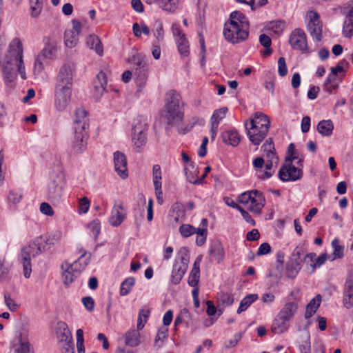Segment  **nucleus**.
<instances>
[{
  "mask_svg": "<svg viewBox=\"0 0 353 353\" xmlns=\"http://www.w3.org/2000/svg\"><path fill=\"white\" fill-rule=\"evenodd\" d=\"M73 85V71L70 65L65 64L59 70L54 86V108L63 112L68 106Z\"/></svg>",
  "mask_w": 353,
  "mask_h": 353,
  "instance_id": "nucleus-1",
  "label": "nucleus"
},
{
  "mask_svg": "<svg viewBox=\"0 0 353 353\" xmlns=\"http://www.w3.org/2000/svg\"><path fill=\"white\" fill-rule=\"evenodd\" d=\"M244 125L249 141L254 145H259L268 135L270 121L267 115L256 112Z\"/></svg>",
  "mask_w": 353,
  "mask_h": 353,
  "instance_id": "nucleus-2",
  "label": "nucleus"
},
{
  "mask_svg": "<svg viewBox=\"0 0 353 353\" xmlns=\"http://www.w3.org/2000/svg\"><path fill=\"white\" fill-rule=\"evenodd\" d=\"M181 101V96L176 91L171 90L167 93L165 110L161 114L162 122L167 125L166 130L182 121L183 112L180 108Z\"/></svg>",
  "mask_w": 353,
  "mask_h": 353,
  "instance_id": "nucleus-3",
  "label": "nucleus"
},
{
  "mask_svg": "<svg viewBox=\"0 0 353 353\" xmlns=\"http://www.w3.org/2000/svg\"><path fill=\"white\" fill-rule=\"evenodd\" d=\"M148 123L144 117H138L132 128V143L134 150L140 153L143 151L148 140Z\"/></svg>",
  "mask_w": 353,
  "mask_h": 353,
  "instance_id": "nucleus-4",
  "label": "nucleus"
},
{
  "mask_svg": "<svg viewBox=\"0 0 353 353\" xmlns=\"http://www.w3.org/2000/svg\"><path fill=\"white\" fill-rule=\"evenodd\" d=\"M190 262V253L186 247H182L178 251L174 259L171 272L170 281L173 285H178L185 274Z\"/></svg>",
  "mask_w": 353,
  "mask_h": 353,
  "instance_id": "nucleus-5",
  "label": "nucleus"
},
{
  "mask_svg": "<svg viewBox=\"0 0 353 353\" xmlns=\"http://www.w3.org/2000/svg\"><path fill=\"white\" fill-rule=\"evenodd\" d=\"M240 203L245 205L248 210L254 214H260L265 204V199L263 194L257 190L245 192L238 197Z\"/></svg>",
  "mask_w": 353,
  "mask_h": 353,
  "instance_id": "nucleus-6",
  "label": "nucleus"
},
{
  "mask_svg": "<svg viewBox=\"0 0 353 353\" xmlns=\"http://www.w3.org/2000/svg\"><path fill=\"white\" fill-rule=\"evenodd\" d=\"M42 252L39 243L34 239L28 245L23 247L21 252V262L23 264V275L25 278H30L32 272L31 259Z\"/></svg>",
  "mask_w": 353,
  "mask_h": 353,
  "instance_id": "nucleus-7",
  "label": "nucleus"
},
{
  "mask_svg": "<svg viewBox=\"0 0 353 353\" xmlns=\"http://www.w3.org/2000/svg\"><path fill=\"white\" fill-rule=\"evenodd\" d=\"M242 26H238L234 21L225 23L223 30L225 39L232 44L245 41L248 37L249 31L247 30L246 24Z\"/></svg>",
  "mask_w": 353,
  "mask_h": 353,
  "instance_id": "nucleus-8",
  "label": "nucleus"
},
{
  "mask_svg": "<svg viewBox=\"0 0 353 353\" xmlns=\"http://www.w3.org/2000/svg\"><path fill=\"white\" fill-rule=\"evenodd\" d=\"M300 303L299 292L293 290L284 298L283 305L277 314L292 321L298 312Z\"/></svg>",
  "mask_w": 353,
  "mask_h": 353,
  "instance_id": "nucleus-9",
  "label": "nucleus"
},
{
  "mask_svg": "<svg viewBox=\"0 0 353 353\" xmlns=\"http://www.w3.org/2000/svg\"><path fill=\"white\" fill-rule=\"evenodd\" d=\"M305 21L306 29L312 39L316 41H321L323 25L319 13L313 10L307 11Z\"/></svg>",
  "mask_w": 353,
  "mask_h": 353,
  "instance_id": "nucleus-10",
  "label": "nucleus"
},
{
  "mask_svg": "<svg viewBox=\"0 0 353 353\" xmlns=\"http://www.w3.org/2000/svg\"><path fill=\"white\" fill-rule=\"evenodd\" d=\"M43 42L45 48L41 51L35 60L34 65V72L39 74L43 70V61H48L53 59L52 56L56 52V46L54 42L51 41L50 37H44Z\"/></svg>",
  "mask_w": 353,
  "mask_h": 353,
  "instance_id": "nucleus-11",
  "label": "nucleus"
},
{
  "mask_svg": "<svg viewBox=\"0 0 353 353\" xmlns=\"http://www.w3.org/2000/svg\"><path fill=\"white\" fill-rule=\"evenodd\" d=\"M289 43L292 49L301 51L302 53H310L307 36L303 30L294 29L290 34Z\"/></svg>",
  "mask_w": 353,
  "mask_h": 353,
  "instance_id": "nucleus-12",
  "label": "nucleus"
},
{
  "mask_svg": "<svg viewBox=\"0 0 353 353\" xmlns=\"http://www.w3.org/2000/svg\"><path fill=\"white\" fill-rule=\"evenodd\" d=\"M65 185L63 174L58 175L56 179H52L48 185V196L52 203H59L63 195Z\"/></svg>",
  "mask_w": 353,
  "mask_h": 353,
  "instance_id": "nucleus-13",
  "label": "nucleus"
},
{
  "mask_svg": "<svg viewBox=\"0 0 353 353\" xmlns=\"http://www.w3.org/2000/svg\"><path fill=\"white\" fill-rule=\"evenodd\" d=\"M23 45L19 38H14L8 46V49L5 57L4 62L7 63H16L23 59Z\"/></svg>",
  "mask_w": 353,
  "mask_h": 353,
  "instance_id": "nucleus-14",
  "label": "nucleus"
},
{
  "mask_svg": "<svg viewBox=\"0 0 353 353\" xmlns=\"http://www.w3.org/2000/svg\"><path fill=\"white\" fill-rule=\"evenodd\" d=\"M302 176L301 168L295 167L292 163H286L281 167L279 177L282 181H295Z\"/></svg>",
  "mask_w": 353,
  "mask_h": 353,
  "instance_id": "nucleus-15",
  "label": "nucleus"
},
{
  "mask_svg": "<svg viewBox=\"0 0 353 353\" xmlns=\"http://www.w3.org/2000/svg\"><path fill=\"white\" fill-rule=\"evenodd\" d=\"M88 138V132L74 130L71 139L70 152L74 154L83 152L86 149Z\"/></svg>",
  "mask_w": 353,
  "mask_h": 353,
  "instance_id": "nucleus-16",
  "label": "nucleus"
},
{
  "mask_svg": "<svg viewBox=\"0 0 353 353\" xmlns=\"http://www.w3.org/2000/svg\"><path fill=\"white\" fill-rule=\"evenodd\" d=\"M61 238V232L56 230L44 234L35 239L42 252L48 251L58 243Z\"/></svg>",
  "mask_w": 353,
  "mask_h": 353,
  "instance_id": "nucleus-17",
  "label": "nucleus"
},
{
  "mask_svg": "<svg viewBox=\"0 0 353 353\" xmlns=\"http://www.w3.org/2000/svg\"><path fill=\"white\" fill-rule=\"evenodd\" d=\"M72 29L66 30L64 33L65 44L68 48L75 47L79 41V35L82 30V25L77 19L72 20Z\"/></svg>",
  "mask_w": 353,
  "mask_h": 353,
  "instance_id": "nucleus-18",
  "label": "nucleus"
},
{
  "mask_svg": "<svg viewBox=\"0 0 353 353\" xmlns=\"http://www.w3.org/2000/svg\"><path fill=\"white\" fill-rule=\"evenodd\" d=\"M88 112L83 108H78L74 112V130H79L81 132H88L89 127L88 119L87 117Z\"/></svg>",
  "mask_w": 353,
  "mask_h": 353,
  "instance_id": "nucleus-19",
  "label": "nucleus"
},
{
  "mask_svg": "<svg viewBox=\"0 0 353 353\" xmlns=\"http://www.w3.org/2000/svg\"><path fill=\"white\" fill-rule=\"evenodd\" d=\"M115 172L122 179H126L128 176L127 168V160L125 154L119 151H116L113 154Z\"/></svg>",
  "mask_w": 353,
  "mask_h": 353,
  "instance_id": "nucleus-20",
  "label": "nucleus"
},
{
  "mask_svg": "<svg viewBox=\"0 0 353 353\" xmlns=\"http://www.w3.org/2000/svg\"><path fill=\"white\" fill-rule=\"evenodd\" d=\"M56 338L59 344L72 341V336L68 325L63 321H58L55 327Z\"/></svg>",
  "mask_w": 353,
  "mask_h": 353,
  "instance_id": "nucleus-21",
  "label": "nucleus"
},
{
  "mask_svg": "<svg viewBox=\"0 0 353 353\" xmlns=\"http://www.w3.org/2000/svg\"><path fill=\"white\" fill-rule=\"evenodd\" d=\"M315 253H308L304 257V263L307 265V270L311 273L314 272L317 267L321 266L327 261V254H321L318 258L315 259Z\"/></svg>",
  "mask_w": 353,
  "mask_h": 353,
  "instance_id": "nucleus-22",
  "label": "nucleus"
},
{
  "mask_svg": "<svg viewBox=\"0 0 353 353\" xmlns=\"http://www.w3.org/2000/svg\"><path fill=\"white\" fill-rule=\"evenodd\" d=\"M290 320L276 314L273 319L271 331L275 334H281L287 332L290 326Z\"/></svg>",
  "mask_w": 353,
  "mask_h": 353,
  "instance_id": "nucleus-23",
  "label": "nucleus"
},
{
  "mask_svg": "<svg viewBox=\"0 0 353 353\" xmlns=\"http://www.w3.org/2000/svg\"><path fill=\"white\" fill-rule=\"evenodd\" d=\"M343 303L347 309L353 307V279L351 276L347 277L344 284Z\"/></svg>",
  "mask_w": 353,
  "mask_h": 353,
  "instance_id": "nucleus-24",
  "label": "nucleus"
},
{
  "mask_svg": "<svg viewBox=\"0 0 353 353\" xmlns=\"http://www.w3.org/2000/svg\"><path fill=\"white\" fill-rule=\"evenodd\" d=\"M81 256L74 263H71V268L74 270L76 274L80 275L89 264L91 254L87 252L80 250Z\"/></svg>",
  "mask_w": 353,
  "mask_h": 353,
  "instance_id": "nucleus-25",
  "label": "nucleus"
},
{
  "mask_svg": "<svg viewBox=\"0 0 353 353\" xmlns=\"http://www.w3.org/2000/svg\"><path fill=\"white\" fill-rule=\"evenodd\" d=\"M170 221L175 223L182 222L185 216V209L184 205L181 202H175L171 206L168 214Z\"/></svg>",
  "mask_w": 353,
  "mask_h": 353,
  "instance_id": "nucleus-26",
  "label": "nucleus"
},
{
  "mask_svg": "<svg viewBox=\"0 0 353 353\" xmlns=\"http://www.w3.org/2000/svg\"><path fill=\"white\" fill-rule=\"evenodd\" d=\"M107 86V77L105 74L101 71L99 72L94 81V97L99 99L106 90Z\"/></svg>",
  "mask_w": 353,
  "mask_h": 353,
  "instance_id": "nucleus-27",
  "label": "nucleus"
},
{
  "mask_svg": "<svg viewBox=\"0 0 353 353\" xmlns=\"http://www.w3.org/2000/svg\"><path fill=\"white\" fill-rule=\"evenodd\" d=\"M125 218V212L122 205H114L109 218L110 225L114 227L120 225Z\"/></svg>",
  "mask_w": 353,
  "mask_h": 353,
  "instance_id": "nucleus-28",
  "label": "nucleus"
},
{
  "mask_svg": "<svg viewBox=\"0 0 353 353\" xmlns=\"http://www.w3.org/2000/svg\"><path fill=\"white\" fill-rule=\"evenodd\" d=\"M221 137L224 143L232 147L237 146L241 141L240 135L235 130H228L223 132Z\"/></svg>",
  "mask_w": 353,
  "mask_h": 353,
  "instance_id": "nucleus-29",
  "label": "nucleus"
},
{
  "mask_svg": "<svg viewBox=\"0 0 353 353\" xmlns=\"http://www.w3.org/2000/svg\"><path fill=\"white\" fill-rule=\"evenodd\" d=\"M202 260V256L199 255L195 260L193 268L190 273L188 284L192 287H196L198 285L200 278V264Z\"/></svg>",
  "mask_w": 353,
  "mask_h": 353,
  "instance_id": "nucleus-30",
  "label": "nucleus"
},
{
  "mask_svg": "<svg viewBox=\"0 0 353 353\" xmlns=\"http://www.w3.org/2000/svg\"><path fill=\"white\" fill-rule=\"evenodd\" d=\"M61 268L63 270L62 279L65 285L72 283L79 276L75 274L74 270L71 268V265L67 262L63 263Z\"/></svg>",
  "mask_w": 353,
  "mask_h": 353,
  "instance_id": "nucleus-31",
  "label": "nucleus"
},
{
  "mask_svg": "<svg viewBox=\"0 0 353 353\" xmlns=\"http://www.w3.org/2000/svg\"><path fill=\"white\" fill-rule=\"evenodd\" d=\"M148 70L149 65L147 66V68H143L140 70L137 69V70L134 72V79L139 90L143 88L146 85L148 78Z\"/></svg>",
  "mask_w": 353,
  "mask_h": 353,
  "instance_id": "nucleus-32",
  "label": "nucleus"
},
{
  "mask_svg": "<svg viewBox=\"0 0 353 353\" xmlns=\"http://www.w3.org/2000/svg\"><path fill=\"white\" fill-rule=\"evenodd\" d=\"M321 303V294L316 295L306 306L305 319H310L316 312Z\"/></svg>",
  "mask_w": 353,
  "mask_h": 353,
  "instance_id": "nucleus-33",
  "label": "nucleus"
},
{
  "mask_svg": "<svg viewBox=\"0 0 353 353\" xmlns=\"http://www.w3.org/2000/svg\"><path fill=\"white\" fill-rule=\"evenodd\" d=\"M87 46L92 50H94L97 54L102 56L103 53V46L99 38L94 34L88 36L86 39Z\"/></svg>",
  "mask_w": 353,
  "mask_h": 353,
  "instance_id": "nucleus-34",
  "label": "nucleus"
},
{
  "mask_svg": "<svg viewBox=\"0 0 353 353\" xmlns=\"http://www.w3.org/2000/svg\"><path fill=\"white\" fill-rule=\"evenodd\" d=\"M334 125L331 120H322L317 125V131L323 137H329L332 134Z\"/></svg>",
  "mask_w": 353,
  "mask_h": 353,
  "instance_id": "nucleus-35",
  "label": "nucleus"
},
{
  "mask_svg": "<svg viewBox=\"0 0 353 353\" xmlns=\"http://www.w3.org/2000/svg\"><path fill=\"white\" fill-rule=\"evenodd\" d=\"M140 334L138 330H131L125 334V343L127 345L136 347L141 343Z\"/></svg>",
  "mask_w": 353,
  "mask_h": 353,
  "instance_id": "nucleus-36",
  "label": "nucleus"
},
{
  "mask_svg": "<svg viewBox=\"0 0 353 353\" xmlns=\"http://www.w3.org/2000/svg\"><path fill=\"white\" fill-rule=\"evenodd\" d=\"M209 254L214 256L218 263L223 261L225 252L223 245L220 242L214 243L209 250Z\"/></svg>",
  "mask_w": 353,
  "mask_h": 353,
  "instance_id": "nucleus-37",
  "label": "nucleus"
},
{
  "mask_svg": "<svg viewBox=\"0 0 353 353\" xmlns=\"http://www.w3.org/2000/svg\"><path fill=\"white\" fill-rule=\"evenodd\" d=\"M3 79L6 82H13L17 78L16 68L13 65L3 63Z\"/></svg>",
  "mask_w": 353,
  "mask_h": 353,
  "instance_id": "nucleus-38",
  "label": "nucleus"
},
{
  "mask_svg": "<svg viewBox=\"0 0 353 353\" xmlns=\"http://www.w3.org/2000/svg\"><path fill=\"white\" fill-rule=\"evenodd\" d=\"M259 299L257 294H249L245 296L240 302L239 307L237 310V313L241 314L245 311L254 302Z\"/></svg>",
  "mask_w": 353,
  "mask_h": 353,
  "instance_id": "nucleus-39",
  "label": "nucleus"
},
{
  "mask_svg": "<svg viewBox=\"0 0 353 353\" xmlns=\"http://www.w3.org/2000/svg\"><path fill=\"white\" fill-rule=\"evenodd\" d=\"M267 162L265 164V171L259 175L261 179H267L272 176V173L270 172L272 168L279 163V157H270L266 158Z\"/></svg>",
  "mask_w": 353,
  "mask_h": 353,
  "instance_id": "nucleus-40",
  "label": "nucleus"
},
{
  "mask_svg": "<svg viewBox=\"0 0 353 353\" xmlns=\"http://www.w3.org/2000/svg\"><path fill=\"white\" fill-rule=\"evenodd\" d=\"M261 150L263 151L266 158L278 157L273 139L270 137L265 140V143L261 146Z\"/></svg>",
  "mask_w": 353,
  "mask_h": 353,
  "instance_id": "nucleus-41",
  "label": "nucleus"
},
{
  "mask_svg": "<svg viewBox=\"0 0 353 353\" xmlns=\"http://www.w3.org/2000/svg\"><path fill=\"white\" fill-rule=\"evenodd\" d=\"M234 21L237 23L238 26L243 27L242 25L246 24L247 30L249 31V23L245 15L239 11L232 12L230 14V21L228 22Z\"/></svg>",
  "mask_w": 353,
  "mask_h": 353,
  "instance_id": "nucleus-42",
  "label": "nucleus"
},
{
  "mask_svg": "<svg viewBox=\"0 0 353 353\" xmlns=\"http://www.w3.org/2000/svg\"><path fill=\"white\" fill-rule=\"evenodd\" d=\"M301 269V263L294 261H290L286 268L288 277L294 278Z\"/></svg>",
  "mask_w": 353,
  "mask_h": 353,
  "instance_id": "nucleus-43",
  "label": "nucleus"
},
{
  "mask_svg": "<svg viewBox=\"0 0 353 353\" xmlns=\"http://www.w3.org/2000/svg\"><path fill=\"white\" fill-rule=\"evenodd\" d=\"M135 279L132 277L125 279L121 284L120 294L121 296L128 295L134 285Z\"/></svg>",
  "mask_w": 353,
  "mask_h": 353,
  "instance_id": "nucleus-44",
  "label": "nucleus"
},
{
  "mask_svg": "<svg viewBox=\"0 0 353 353\" xmlns=\"http://www.w3.org/2000/svg\"><path fill=\"white\" fill-rule=\"evenodd\" d=\"M177 44V48L179 53L183 57H188L190 53L189 50V43L187 40L186 37L183 39H179L178 41H176Z\"/></svg>",
  "mask_w": 353,
  "mask_h": 353,
  "instance_id": "nucleus-45",
  "label": "nucleus"
},
{
  "mask_svg": "<svg viewBox=\"0 0 353 353\" xmlns=\"http://www.w3.org/2000/svg\"><path fill=\"white\" fill-rule=\"evenodd\" d=\"M228 110L226 107L216 110L211 117V123L219 125L221 121L225 117Z\"/></svg>",
  "mask_w": 353,
  "mask_h": 353,
  "instance_id": "nucleus-46",
  "label": "nucleus"
},
{
  "mask_svg": "<svg viewBox=\"0 0 353 353\" xmlns=\"http://www.w3.org/2000/svg\"><path fill=\"white\" fill-rule=\"evenodd\" d=\"M343 34L346 38L353 36V19L345 17L343 26Z\"/></svg>",
  "mask_w": 353,
  "mask_h": 353,
  "instance_id": "nucleus-47",
  "label": "nucleus"
},
{
  "mask_svg": "<svg viewBox=\"0 0 353 353\" xmlns=\"http://www.w3.org/2000/svg\"><path fill=\"white\" fill-rule=\"evenodd\" d=\"M332 246L333 248V260L336 259H341L343 256L344 248L339 244V240L338 239H334L332 241Z\"/></svg>",
  "mask_w": 353,
  "mask_h": 353,
  "instance_id": "nucleus-48",
  "label": "nucleus"
},
{
  "mask_svg": "<svg viewBox=\"0 0 353 353\" xmlns=\"http://www.w3.org/2000/svg\"><path fill=\"white\" fill-rule=\"evenodd\" d=\"M160 7L168 12H174L177 8L178 0H159Z\"/></svg>",
  "mask_w": 353,
  "mask_h": 353,
  "instance_id": "nucleus-49",
  "label": "nucleus"
},
{
  "mask_svg": "<svg viewBox=\"0 0 353 353\" xmlns=\"http://www.w3.org/2000/svg\"><path fill=\"white\" fill-rule=\"evenodd\" d=\"M153 183L154 187L161 188V170L159 165H153L152 168Z\"/></svg>",
  "mask_w": 353,
  "mask_h": 353,
  "instance_id": "nucleus-50",
  "label": "nucleus"
},
{
  "mask_svg": "<svg viewBox=\"0 0 353 353\" xmlns=\"http://www.w3.org/2000/svg\"><path fill=\"white\" fill-rule=\"evenodd\" d=\"M30 344L26 341V337L21 334L19 336V346L16 350V353H32L30 352Z\"/></svg>",
  "mask_w": 353,
  "mask_h": 353,
  "instance_id": "nucleus-51",
  "label": "nucleus"
},
{
  "mask_svg": "<svg viewBox=\"0 0 353 353\" xmlns=\"http://www.w3.org/2000/svg\"><path fill=\"white\" fill-rule=\"evenodd\" d=\"M41 0H30V9H31V16L32 17H37L41 11Z\"/></svg>",
  "mask_w": 353,
  "mask_h": 353,
  "instance_id": "nucleus-52",
  "label": "nucleus"
},
{
  "mask_svg": "<svg viewBox=\"0 0 353 353\" xmlns=\"http://www.w3.org/2000/svg\"><path fill=\"white\" fill-rule=\"evenodd\" d=\"M149 312H150L148 310H145L143 309H141L139 311V316H138V319H137V330H138L143 328L145 323L147 321Z\"/></svg>",
  "mask_w": 353,
  "mask_h": 353,
  "instance_id": "nucleus-53",
  "label": "nucleus"
},
{
  "mask_svg": "<svg viewBox=\"0 0 353 353\" xmlns=\"http://www.w3.org/2000/svg\"><path fill=\"white\" fill-rule=\"evenodd\" d=\"M196 228L189 224H183L179 228V232L182 236L189 237L192 234H195Z\"/></svg>",
  "mask_w": 353,
  "mask_h": 353,
  "instance_id": "nucleus-54",
  "label": "nucleus"
},
{
  "mask_svg": "<svg viewBox=\"0 0 353 353\" xmlns=\"http://www.w3.org/2000/svg\"><path fill=\"white\" fill-rule=\"evenodd\" d=\"M90 205V201L88 197L84 196L79 199L78 208L79 214L86 213L89 210Z\"/></svg>",
  "mask_w": 353,
  "mask_h": 353,
  "instance_id": "nucleus-55",
  "label": "nucleus"
},
{
  "mask_svg": "<svg viewBox=\"0 0 353 353\" xmlns=\"http://www.w3.org/2000/svg\"><path fill=\"white\" fill-rule=\"evenodd\" d=\"M22 198V194L19 191L10 190L8 195V201L13 204L19 203Z\"/></svg>",
  "mask_w": 353,
  "mask_h": 353,
  "instance_id": "nucleus-56",
  "label": "nucleus"
},
{
  "mask_svg": "<svg viewBox=\"0 0 353 353\" xmlns=\"http://www.w3.org/2000/svg\"><path fill=\"white\" fill-rule=\"evenodd\" d=\"M4 302L10 311H16L19 307V305L14 302L8 293L4 294Z\"/></svg>",
  "mask_w": 353,
  "mask_h": 353,
  "instance_id": "nucleus-57",
  "label": "nucleus"
},
{
  "mask_svg": "<svg viewBox=\"0 0 353 353\" xmlns=\"http://www.w3.org/2000/svg\"><path fill=\"white\" fill-rule=\"evenodd\" d=\"M297 156L296 155L295 152V146L294 143H290L288 148V154L285 157V161L286 163H292L293 161L297 159Z\"/></svg>",
  "mask_w": 353,
  "mask_h": 353,
  "instance_id": "nucleus-58",
  "label": "nucleus"
},
{
  "mask_svg": "<svg viewBox=\"0 0 353 353\" xmlns=\"http://www.w3.org/2000/svg\"><path fill=\"white\" fill-rule=\"evenodd\" d=\"M81 302L85 309L89 312H92L94 310V300L91 296H85L81 299Z\"/></svg>",
  "mask_w": 353,
  "mask_h": 353,
  "instance_id": "nucleus-59",
  "label": "nucleus"
},
{
  "mask_svg": "<svg viewBox=\"0 0 353 353\" xmlns=\"http://www.w3.org/2000/svg\"><path fill=\"white\" fill-rule=\"evenodd\" d=\"M299 350L301 353H311V343L309 335H307L305 339L300 344Z\"/></svg>",
  "mask_w": 353,
  "mask_h": 353,
  "instance_id": "nucleus-60",
  "label": "nucleus"
},
{
  "mask_svg": "<svg viewBox=\"0 0 353 353\" xmlns=\"http://www.w3.org/2000/svg\"><path fill=\"white\" fill-rule=\"evenodd\" d=\"M278 72L281 77H284L287 74L288 69L284 57H280L278 60Z\"/></svg>",
  "mask_w": 353,
  "mask_h": 353,
  "instance_id": "nucleus-61",
  "label": "nucleus"
},
{
  "mask_svg": "<svg viewBox=\"0 0 353 353\" xmlns=\"http://www.w3.org/2000/svg\"><path fill=\"white\" fill-rule=\"evenodd\" d=\"M10 267L5 259L0 260V280L4 279L8 274Z\"/></svg>",
  "mask_w": 353,
  "mask_h": 353,
  "instance_id": "nucleus-62",
  "label": "nucleus"
},
{
  "mask_svg": "<svg viewBox=\"0 0 353 353\" xmlns=\"http://www.w3.org/2000/svg\"><path fill=\"white\" fill-rule=\"evenodd\" d=\"M172 31L176 41H178L179 39L185 38V35L181 30L179 24L173 23L172 25Z\"/></svg>",
  "mask_w": 353,
  "mask_h": 353,
  "instance_id": "nucleus-63",
  "label": "nucleus"
},
{
  "mask_svg": "<svg viewBox=\"0 0 353 353\" xmlns=\"http://www.w3.org/2000/svg\"><path fill=\"white\" fill-rule=\"evenodd\" d=\"M88 227L93 232L94 237H97L99 234L101 225L98 219L92 221L88 224Z\"/></svg>",
  "mask_w": 353,
  "mask_h": 353,
  "instance_id": "nucleus-64",
  "label": "nucleus"
}]
</instances>
